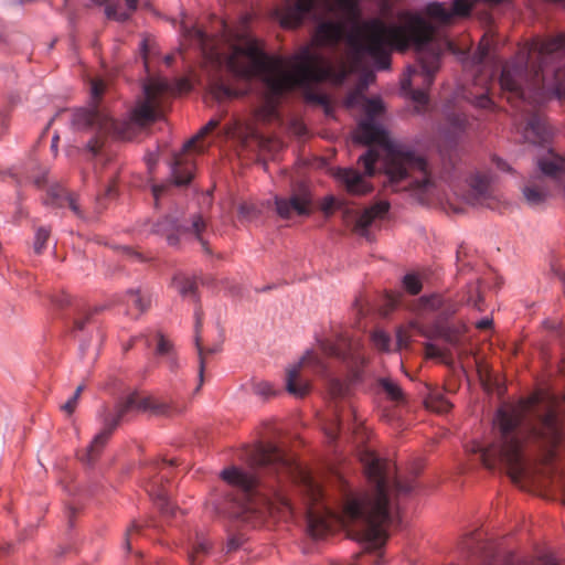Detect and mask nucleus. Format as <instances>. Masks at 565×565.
Returning <instances> with one entry per match:
<instances>
[{
    "instance_id": "nucleus-5",
    "label": "nucleus",
    "mask_w": 565,
    "mask_h": 565,
    "mask_svg": "<svg viewBox=\"0 0 565 565\" xmlns=\"http://www.w3.org/2000/svg\"><path fill=\"white\" fill-rule=\"evenodd\" d=\"M220 477L226 488L212 499L217 514L252 527L260 525L267 516L284 520L294 516L295 507L282 492L260 493L256 473L232 466L223 469Z\"/></svg>"
},
{
    "instance_id": "nucleus-25",
    "label": "nucleus",
    "mask_w": 565,
    "mask_h": 565,
    "mask_svg": "<svg viewBox=\"0 0 565 565\" xmlns=\"http://www.w3.org/2000/svg\"><path fill=\"white\" fill-rule=\"evenodd\" d=\"M525 130L534 136L535 142L543 143L551 138L548 126L539 115H532L529 118Z\"/></svg>"
},
{
    "instance_id": "nucleus-48",
    "label": "nucleus",
    "mask_w": 565,
    "mask_h": 565,
    "mask_svg": "<svg viewBox=\"0 0 565 565\" xmlns=\"http://www.w3.org/2000/svg\"><path fill=\"white\" fill-rule=\"evenodd\" d=\"M307 100L313 102V103H317V104L323 106L327 115H329L331 113V106H330L329 99L326 95L308 93Z\"/></svg>"
},
{
    "instance_id": "nucleus-4",
    "label": "nucleus",
    "mask_w": 565,
    "mask_h": 565,
    "mask_svg": "<svg viewBox=\"0 0 565 565\" xmlns=\"http://www.w3.org/2000/svg\"><path fill=\"white\" fill-rule=\"evenodd\" d=\"M224 40L231 52L226 56V66L235 76L259 78L268 93L267 108L275 110V99L294 87L308 88L321 81L327 71L318 66L319 56L309 46L301 47L291 56L290 67L282 71L263 50L258 39L248 31V18L244 17L238 26L222 22Z\"/></svg>"
},
{
    "instance_id": "nucleus-13",
    "label": "nucleus",
    "mask_w": 565,
    "mask_h": 565,
    "mask_svg": "<svg viewBox=\"0 0 565 565\" xmlns=\"http://www.w3.org/2000/svg\"><path fill=\"white\" fill-rule=\"evenodd\" d=\"M274 203L279 217L288 220L294 215L308 216L311 213L312 193L310 188L300 182L288 196L275 195Z\"/></svg>"
},
{
    "instance_id": "nucleus-59",
    "label": "nucleus",
    "mask_w": 565,
    "mask_h": 565,
    "mask_svg": "<svg viewBox=\"0 0 565 565\" xmlns=\"http://www.w3.org/2000/svg\"><path fill=\"white\" fill-rule=\"evenodd\" d=\"M335 204V200L332 195L327 196L322 204V211L329 213Z\"/></svg>"
},
{
    "instance_id": "nucleus-55",
    "label": "nucleus",
    "mask_w": 565,
    "mask_h": 565,
    "mask_svg": "<svg viewBox=\"0 0 565 565\" xmlns=\"http://www.w3.org/2000/svg\"><path fill=\"white\" fill-rule=\"evenodd\" d=\"M116 195H117L116 188L111 184H106L103 188V191L98 194L97 200H98L99 204H103L104 199H111V198H115Z\"/></svg>"
},
{
    "instance_id": "nucleus-37",
    "label": "nucleus",
    "mask_w": 565,
    "mask_h": 565,
    "mask_svg": "<svg viewBox=\"0 0 565 565\" xmlns=\"http://www.w3.org/2000/svg\"><path fill=\"white\" fill-rule=\"evenodd\" d=\"M106 309V306H97L93 309V311H87L84 313L82 318L73 319V328L72 333L82 332L85 330L86 323H88L92 317L96 313H99Z\"/></svg>"
},
{
    "instance_id": "nucleus-1",
    "label": "nucleus",
    "mask_w": 565,
    "mask_h": 565,
    "mask_svg": "<svg viewBox=\"0 0 565 565\" xmlns=\"http://www.w3.org/2000/svg\"><path fill=\"white\" fill-rule=\"evenodd\" d=\"M369 490H354L341 478L340 509L326 502V493L309 475L302 477L307 495L303 508L308 534L321 540L335 525L348 527V535L356 541L363 554L352 563L331 561L329 565H384L383 547L388 537V527L401 522L399 502L415 489V481L404 480L393 465L376 454L366 451L362 458Z\"/></svg>"
},
{
    "instance_id": "nucleus-51",
    "label": "nucleus",
    "mask_w": 565,
    "mask_h": 565,
    "mask_svg": "<svg viewBox=\"0 0 565 565\" xmlns=\"http://www.w3.org/2000/svg\"><path fill=\"white\" fill-rule=\"evenodd\" d=\"M489 52H490V46L489 44H482L480 43L477 51L475 52L473 54V61L476 63H483L484 60L488 57L489 55Z\"/></svg>"
},
{
    "instance_id": "nucleus-46",
    "label": "nucleus",
    "mask_w": 565,
    "mask_h": 565,
    "mask_svg": "<svg viewBox=\"0 0 565 565\" xmlns=\"http://www.w3.org/2000/svg\"><path fill=\"white\" fill-rule=\"evenodd\" d=\"M84 390V385L77 386L72 396L62 405V409L67 414H72L77 405L79 396Z\"/></svg>"
},
{
    "instance_id": "nucleus-62",
    "label": "nucleus",
    "mask_w": 565,
    "mask_h": 565,
    "mask_svg": "<svg viewBox=\"0 0 565 565\" xmlns=\"http://www.w3.org/2000/svg\"><path fill=\"white\" fill-rule=\"evenodd\" d=\"M491 324H492V319L484 317V318L480 319L479 321H477L476 327L478 329H487Z\"/></svg>"
},
{
    "instance_id": "nucleus-58",
    "label": "nucleus",
    "mask_w": 565,
    "mask_h": 565,
    "mask_svg": "<svg viewBox=\"0 0 565 565\" xmlns=\"http://www.w3.org/2000/svg\"><path fill=\"white\" fill-rule=\"evenodd\" d=\"M492 163L502 172H510L512 170L510 164L500 157L493 156Z\"/></svg>"
},
{
    "instance_id": "nucleus-19",
    "label": "nucleus",
    "mask_w": 565,
    "mask_h": 565,
    "mask_svg": "<svg viewBox=\"0 0 565 565\" xmlns=\"http://www.w3.org/2000/svg\"><path fill=\"white\" fill-rule=\"evenodd\" d=\"M444 116L445 122L439 132L447 142L457 145L470 126L469 118L465 113L452 110L444 111Z\"/></svg>"
},
{
    "instance_id": "nucleus-7",
    "label": "nucleus",
    "mask_w": 565,
    "mask_h": 565,
    "mask_svg": "<svg viewBox=\"0 0 565 565\" xmlns=\"http://www.w3.org/2000/svg\"><path fill=\"white\" fill-rule=\"evenodd\" d=\"M103 94V84L92 82L87 106L75 108L71 118L74 129L94 132V136L84 145V150L92 158L102 154L107 137L131 140L141 130V93L136 95L134 106L122 118L114 117L102 107Z\"/></svg>"
},
{
    "instance_id": "nucleus-45",
    "label": "nucleus",
    "mask_w": 565,
    "mask_h": 565,
    "mask_svg": "<svg viewBox=\"0 0 565 565\" xmlns=\"http://www.w3.org/2000/svg\"><path fill=\"white\" fill-rule=\"evenodd\" d=\"M212 545L207 539L201 537L198 539V542L195 543L193 547L192 554L189 555L191 565H196L195 555L196 554H207L211 550Z\"/></svg>"
},
{
    "instance_id": "nucleus-63",
    "label": "nucleus",
    "mask_w": 565,
    "mask_h": 565,
    "mask_svg": "<svg viewBox=\"0 0 565 565\" xmlns=\"http://www.w3.org/2000/svg\"><path fill=\"white\" fill-rule=\"evenodd\" d=\"M321 349L329 355H338V348L334 345H327L326 343H321Z\"/></svg>"
},
{
    "instance_id": "nucleus-36",
    "label": "nucleus",
    "mask_w": 565,
    "mask_h": 565,
    "mask_svg": "<svg viewBox=\"0 0 565 565\" xmlns=\"http://www.w3.org/2000/svg\"><path fill=\"white\" fill-rule=\"evenodd\" d=\"M206 224L200 214H195L191 220V231L195 234L196 241L202 245L205 253H210L206 241L203 238L202 233L204 232Z\"/></svg>"
},
{
    "instance_id": "nucleus-6",
    "label": "nucleus",
    "mask_w": 565,
    "mask_h": 565,
    "mask_svg": "<svg viewBox=\"0 0 565 565\" xmlns=\"http://www.w3.org/2000/svg\"><path fill=\"white\" fill-rule=\"evenodd\" d=\"M355 141L370 145L382 143L388 159L384 163V185L393 191H420L430 185L426 159L415 147L402 140L390 139L386 129L376 118H364L358 124Z\"/></svg>"
},
{
    "instance_id": "nucleus-12",
    "label": "nucleus",
    "mask_w": 565,
    "mask_h": 565,
    "mask_svg": "<svg viewBox=\"0 0 565 565\" xmlns=\"http://www.w3.org/2000/svg\"><path fill=\"white\" fill-rule=\"evenodd\" d=\"M419 306L425 315L434 319V332L439 337L449 338V328L446 323L458 311V302L449 296L431 294L422 296Z\"/></svg>"
},
{
    "instance_id": "nucleus-35",
    "label": "nucleus",
    "mask_w": 565,
    "mask_h": 565,
    "mask_svg": "<svg viewBox=\"0 0 565 565\" xmlns=\"http://www.w3.org/2000/svg\"><path fill=\"white\" fill-rule=\"evenodd\" d=\"M379 385L385 392L386 396L395 402H399L403 399L404 394L401 386L393 380L388 377H382L379 380Z\"/></svg>"
},
{
    "instance_id": "nucleus-28",
    "label": "nucleus",
    "mask_w": 565,
    "mask_h": 565,
    "mask_svg": "<svg viewBox=\"0 0 565 565\" xmlns=\"http://www.w3.org/2000/svg\"><path fill=\"white\" fill-rule=\"evenodd\" d=\"M127 9L120 10L117 4H107L105 7V15L109 20L117 22H126L130 19L131 12L138 8V0H125Z\"/></svg>"
},
{
    "instance_id": "nucleus-22",
    "label": "nucleus",
    "mask_w": 565,
    "mask_h": 565,
    "mask_svg": "<svg viewBox=\"0 0 565 565\" xmlns=\"http://www.w3.org/2000/svg\"><path fill=\"white\" fill-rule=\"evenodd\" d=\"M195 163L193 158L189 156H180L171 163L170 172L173 182L178 186L190 184L193 179Z\"/></svg>"
},
{
    "instance_id": "nucleus-26",
    "label": "nucleus",
    "mask_w": 565,
    "mask_h": 565,
    "mask_svg": "<svg viewBox=\"0 0 565 565\" xmlns=\"http://www.w3.org/2000/svg\"><path fill=\"white\" fill-rule=\"evenodd\" d=\"M172 284L182 297H189L194 301H198V285L193 277L184 274H178L173 277Z\"/></svg>"
},
{
    "instance_id": "nucleus-38",
    "label": "nucleus",
    "mask_w": 565,
    "mask_h": 565,
    "mask_svg": "<svg viewBox=\"0 0 565 565\" xmlns=\"http://www.w3.org/2000/svg\"><path fill=\"white\" fill-rule=\"evenodd\" d=\"M403 287L411 295H418L423 288V284L418 275L408 273L403 277Z\"/></svg>"
},
{
    "instance_id": "nucleus-56",
    "label": "nucleus",
    "mask_w": 565,
    "mask_h": 565,
    "mask_svg": "<svg viewBox=\"0 0 565 565\" xmlns=\"http://www.w3.org/2000/svg\"><path fill=\"white\" fill-rule=\"evenodd\" d=\"M217 125H218V120L212 118L203 127H201V129L198 131L196 135L199 136V138H202L205 135H207L212 129L217 127Z\"/></svg>"
},
{
    "instance_id": "nucleus-44",
    "label": "nucleus",
    "mask_w": 565,
    "mask_h": 565,
    "mask_svg": "<svg viewBox=\"0 0 565 565\" xmlns=\"http://www.w3.org/2000/svg\"><path fill=\"white\" fill-rule=\"evenodd\" d=\"M245 541L246 537L243 533H230L226 541V553L239 550Z\"/></svg>"
},
{
    "instance_id": "nucleus-18",
    "label": "nucleus",
    "mask_w": 565,
    "mask_h": 565,
    "mask_svg": "<svg viewBox=\"0 0 565 565\" xmlns=\"http://www.w3.org/2000/svg\"><path fill=\"white\" fill-rule=\"evenodd\" d=\"M172 470L171 462H162L157 476L151 477L149 495L161 513L173 515L175 508L170 500V490L163 484L168 481V476Z\"/></svg>"
},
{
    "instance_id": "nucleus-16",
    "label": "nucleus",
    "mask_w": 565,
    "mask_h": 565,
    "mask_svg": "<svg viewBox=\"0 0 565 565\" xmlns=\"http://www.w3.org/2000/svg\"><path fill=\"white\" fill-rule=\"evenodd\" d=\"M172 89L167 78L148 79L143 77V132L146 125L161 118L159 97Z\"/></svg>"
},
{
    "instance_id": "nucleus-3",
    "label": "nucleus",
    "mask_w": 565,
    "mask_h": 565,
    "mask_svg": "<svg viewBox=\"0 0 565 565\" xmlns=\"http://www.w3.org/2000/svg\"><path fill=\"white\" fill-rule=\"evenodd\" d=\"M557 398L547 392H536L518 404L500 406L492 420L493 441L475 443L471 451L482 465L494 469L503 465L516 477L524 471L523 443L525 437L542 444L553 457L564 435L558 420Z\"/></svg>"
},
{
    "instance_id": "nucleus-24",
    "label": "nucleus",
    "mask_w": 565,
    "mask_h": 565,
    "mask_svg": "<svg viewBox=\"0 0 565 565\" xmlns=\"http://www.w3.org/2000/svg\"><path fill=\"white\" fill-rule=\"evenodd\" d=\"M425 405L428 409L438 414H445L450 411L452 404L445 396L444 391L440 388H429L425 397Z\"/></svg>"
},
{
    "instance_id": "nucleus-42",
    "label": "nucleus",
    "mask_w": 565,
    "mask_h": 565,
    "mask_svg": "<svg viewBox=\"0 0 565 565\" xmlns=\"http://www.w3.org/2000/svg\"><path fill=\"white\" fill-rule=\"evenodd\" d=\"M383 110V103L377 97H371L366 99L364 108L365 118H376V116Z\"/></svg>"
},
{
    "instance_id": "nucleus-61",
    "label": "nucleus",
    "mask_w": 565,
    "mask_h": 565,
    "mask_svg": "<svg viewBox=\"0 0 565 565\" xmlns=\"http://www.w3.org/2000/svg\"><path fill=\"white\" fill-rule=\"evenodd\" d=\"M89 345H90V340L89 339H81L79 340L78 350H79L81 356L85 355V353L88 350Z\"/></svg>"
},
{
    "instance_id": "nucleus-9",
    "label": "nucleus",
    "mask_w": 565,
    "mask_h": 565,
    "mask_svg": "<svg viewBox=\"0 0 565 565\" xmlns=\"http://www.w3.org/2000/svg\"><path fill=\"white\" fill-rule=\"evenodd\" d=\"M462 565H563L553 554L544 553L535 559L520 558L503 553L498 545L481 532L470 533L462 542Z\"/></svg>"
},
{
    "instance_id": "nucleus-15",
    "label": "nucleus",
    "mask_w": 565,
    "mask_h": 565,
    "mask_svg": "<svg viewBox=\"0 0 565 565\" xmlns=\"http://www.w3.org/2000/svg\"><path fill=\"white\" fill-rule=\"evenodd\" d=\"M492 172L476 171L467 179L468 190L465 200L472 206H486L493 209L497 198L492 190Z\"/></svg>"
},
{
    "instance_id": "nucleus-14",
    "label": "nucleus",
    "mask_w": 565,
    "mask_h": 565,
    "mask_svg": "<svg viewBox=\"0 0 565 565\" xmlns=\"http://www.w3.org/2000/svg\"><path fill=\"white\" fill-rule=\"evenodd\" d=\"M242 459L253 469L264 468L278 471L288 466L284 451L274 444H258L253 448H247L243 451Z\"/></svg>"
},
{
    "instance_id": "nucleus-23",
    "label": "nucleus",
    "mask_w": 565,
    "mask_h": 565,
    "mask_svg": "<svg viewBox=\"0 0 565 565\" xmlns=\"http://www.w3.org/2000/svg\"><path fill=\"white\" fill-rule=\"evenodd\" d=\"M154 354L157 356L166 358V362L170 372L174 373L180 369L181 364L179 362V358L177 355L173 344L168 339H166L161 333L157 334V345L154 349Z\"/></svg>"
},
{
    "instance_id": "nucleus-40",
    "label": "nucleus",
    "mask_w": 565,
    "mask_h": 565,
    "mask_svg": "<svg viewBox=\"0 0 565 565\" xmlns=\"http://www.w3.org/2000/svg\"><path fill=\"white\" fill-rule=\"evenodd\" d=\"M238 215L247 221V222H252L254 220H256L259 214H260V210L256 207V205L252 204V203H241L238 205Z\"/></svg>"
},
{
    "instance_id": "nucleus-33",
    "label": "nucleus",
    "mask_w": 565,
    "mask_h": 565,
    "mask_svg": "<svg viewBox=\"0 0 565 565\" xmlns=\"http://www.w3.org/2000/svg\"><path fill=\"white\" fill-rule=\"evenodd\" d=\"M523 195L530 205L537 206L546 201L548 191L536 185H526L523 188Z\"/></svg>"
},
{
    "instance_id": "nucleus-32",
    "label": "nucleus",
    "mask_w": 565,
    "mask_h": 565,
    "mask_svg": "<svg viewBox=\"0 0 565 565\" xmlns=\"http://www.w3.org/2000/svg\"><path fill=\"white\" fill-rule=\"evenodd\" d=\"M194 318H195V347L198 349V353H199V358H200V367H199V385L196 387V391H199L201 388V385L203 383V379H204V369H205V364H204V360H203V349L201 347V343H200V334H199V329L202 324V312L200 309H196L195 312H194Z\"/></svg>"
},
{
    "instance_id": "nucleus-30",
    "label": "nucleus",
    "mask_w": 565,
    "mask_h": 565,
    "mask_svg": "<svg viewBox=\"0 0 565 565\" xmlns=\"http://www.w3.org/2000/svg\"><path fill=\"white\" fill-rule=\"evenodd\" d=\"M143 413H149L154 416H171L173 413L172 407L164 403L157 401L152 397L143 396Z\"/></svg>"
},
{
    "instance_id": "nucleus-49",
    "label": "nucleus",
    "mask_w": 565,
    "mask_h": 565,
    "mask_svg": "<svg viewBox=\"0 0 565 565\" xmlns=\"http://www.w3.org/2000/svg\"><path fill=\"white\" fill-rule=\"evenodd\" d=\"M255 393L263 397L275 395V390L269 382H259L255 385Z\"/></svg>"
},
{
    "instance_id": "nucleus-60",
    "label": "nucleus",
    "mask_w": 565,
    "mask_h": 565,
    "mask_svg": "<svg viewBox=\"0 0 565 565\" xmlns=\"http://www.w3.org/2000/svg\"><path fill=\"white\" fill-rule=\"evenodd\" d=\"M426 351L431 356H440L441 355V352H440L439 348L436 347L435 344L430 343V342H428L426 344Z\"/></svg>"
},
{
    "instance_id": "nucleus-52",
    "label": "nucleus",
    "mask_w": 565,
    "mask_h": 565,
    "mask_svg": "<svg viewBox=\"0 0 565 565\" xmlns=\"http://www.w3.org/2000/svg\"><path fill=\"white\" fill-rule=\"evenodd\" d=\"M216 97L217 98H233L237 97L238 93L223 84H220L216 86Z\"/></svg>"
},
{
    "instance_id": "nucleus-31",
    "label": "nucleus",
    "mask_w": 565,
    "mask_h": 565,
    "mask_svg": "<svg viewBox=\"0 0 565 565\" xmlns=\"http://www.w3.org/2000/svg\"><path fill=\"white\" fill-rule=\"evenodd\" d=\"M46 194L47 204H51L55 207H64L66 200L71 195V192H68L63 185L54 183L49 186Z\"/></svg>"
},
{
    "instance_id": "nucleus-21",
    "label": "nucleus",
    "mask_w": 565,
    "mask_h": 565,
    "mask_svg": "<svg viewBox=\"0 0 565 565\" xmlns=\"http://www.w3.org/2000/svg\"><path fill=\"white\" fill-rule=\"evenodd\" d=\"M390 210L387 201H380L360 213L355 220L354 232L366 239H371L370 226L376 218H383Z\"/></svg>"
},
{
    "instance_id": "nucleus-50",
    "label": "nucleus",
    "mask_w": 565,
    "mask_h": 565,
    "mask_svg": "<svg viewBox=\"0 0 565 565\" xmlns=\"http://www.w3.org/2000/svg\"><path fill=\"white\" fill-rule=\"evenodd\" d=\"M183 31L185 36L194 38L200 44H204L206 41V34L201 29L192 28L189 30L183 26Z\"/></svg>"
},
{
    "instance_id": "nucleus-11",
    "label": "nucleus",
    "mask_w": 565,
    "mask_h": 565,
    "mask_svg": "<svg viewBox=\"0 0 565 565\" xmlns=\"http://www.w3.org/2000/svg\"><path fill=\"white\" fill-rule=\"evenodd\" d=\"M380 151L374 148L366 149L358 159V164L364 169V175L353 168H339L335 179L341 182L351 194L361 195L372 191V185L365 180V175H373Z\"/></svg>"
},
{
    "instance_id": "nucleus-34",
    "label": "nucleus",
    "mask_w": 565,
    "mask_h": 565,
    "mask_svg": "<svg viewBox=\"0 0 565 565\" xmlns=\"http://www.w3.org/2000/svg\"><path fill=\"white\" fill-rule=\"evenodd\" d=\"M51 236V228L49 226H39L35 230L32 248L35 255H42L46 248L47 242Z\"/></svg>"
},
{
    "instance_id": "nucleus-20",
    "label": "nucleus",
    "mask_w": 565,
    "mask_h": 565,
    "mask_svg": "<svg viewBox=\"0 0 565 565\" xmlns=\"http://www.w3.org/2000/svg\"><path fill=\"white\" fill-rule=\"evenodd\" d=\"M343 34V22L333 19L320 20L313 34V42L320 46L334 47L342 40Z\"/></svg>"
},
{
    "instance_id": "nucleus-57",
    "label": "nucleus",
    "mask_w": 565,
    "mask_h": 565,
    "mask_svg": "<svg viewBox=\"0 0 565 565\" xmlns=\"http://www.w3.org/2000/svg\"><path fill=\"white\" fill-rule=\"evenodd\" d=\"M65 205L70 207V210L77 216L82 215V211L79 205L77 204L76 198L73 193L68 196V199L65 202Z\"/></svg>"
},
{
    "instance_id": "nucleus-29",
    "label": "nucleus",
    "mask_w": 565,
    "mask_h": 565,
    "mask_svg": "<svg viewBox=\"0 0 565 565\" xmlns=\"http://www.w3.org/2000/svg\"><path fill=\"white\" fill-rule=\"evenodd\" d=\"M425 13L443 23H448L454 18V12L447 9L443 2L431 1L426 4Z\"/></svg>"
},
{
    "instance_id": "nucleus-54",
    "label": "nucleus",
    "mask_w": 565,
    "mask_h": 565,
    "mask_svg": "<svg viewBox=\"0 0 565 565\" xmlns=\"http://www.w3.org/2000/svg\"><path fill=\"white\" fill-rule=\"evenodd\" d=\"M344 428L343 420L337 416L334 419V427H330L327 435L330 440L334 441L338 438L339 433Z\"/></svg>"
},
{
    "instance_id": "nucleus-27",
    "label": "nucleus",
    "mask_w": 565,
    "mask_h": 565,
    "mask_svg": "<svg viewBox=\"0 0 565 565\" xmlns=\"http://www.w3.org/2000/svg\"><path fill=\"white\" fill-rule=\"evenodd\" d=\"M121 301L127 307V315L134 319L141 316V287L127 289Z\"/></svg>"
},
{
    "instance_id": "nucleus-43",
    "label": "nucleus",
    "mask_w": 565,
    "mask_h": 565,
    "mask_svg": "<svg viewBox=\"0 0 565 565\" xmlns=\"http://www.w3.org/2000/svg\"><path fill=\"white\" fill-rule=\"evenodd\" d=\"M450 10L454 17H468L472 10L471 0H454Z\"/></svg>"
},
{
    "instance_id": "nucleus-2",
    "label": "nucleus",
    "mask_w": 565,
    "mask_h": 565,
    "mask_svg": "<svg viewBox=\"0 0 565 565\" xmlns=\"http://www.w3.org/2000/svg\"><path fill=\"white\" fill-rule=\"evenodd\" d=\"M397 21L386 23L380 18H370L354 26L347 41L356 56H370L377 71L391 67V52H405L414 47L417 64L406 67L401 89L420 106L429 102L428 90L440 67L441 50L434 41L436 26L422 14L402 10Z\"/></svg>"
},
{
    "instance_id": "nucleus-10",
    "label": "nucleus",
    "mask_w": 565,
    "mask_h": 565,
    "mask_svg": "<svg viewBox=\"0 0 565 565\" xmlns=\"http://www.w3.org/2000/svg\"><path fill=\"white\" fill-rule=\"evenodd\" d=\"M316 10L356 19L361 14V0H296L281 10L280 23L284 28H298L308 17L318 20Z\"/></svg>"
},
{
    "instance_id": "nucleus-64",
    "label": "nucleus",
    "mask_w": 565,
    "mask_h": 565,
    "mask_svg": "<svg viewBox=\"0 0 565 565\" xmlns=\"http://www.w3.org/2000/svg\"><path fill=\"white\" fill-rule=\"evenodd\" d=\"M199 136L198 135H194L192 138H190L182 147V150L185 152L188 150H190L194 145L195 142L199 140Z\"/></svg>"
},
{
    "instance_id": "nucleus-41",
    "label": "nucleus",
    "mask_w": 565,
    "mask_h": 565,
    "mask_svg": "<svg viewBox=\"0 0 565 565\" xmlns=\"http://www.w3.org/2000/svg\"><path fill=\"white\" fill-rule=\"evenodd\" d=\"M53 305L55 306V308L57 310L61 311V316L63 319H65L67 321L71 320V313L65 312L67 309H70L73 306L71 296H68V295L58 296L55 299H53Z\"/></svg>"
},
{
    "instance_id": "nucleus-17",
    "label": "nucleus",
    "mask_w": 565,
    "mask_h": 565,
    "mask_svg": "<svg viewBox=\"0 0 565 565\" xmlns=\"http://www.w3.org/2000/svg\"><path fill=\"white\" fill-rule=\"evenodd\" d=\"M302 365L311 366L319 374H327L324 361L312 350H307L301 360L287 372L286 390L297 397H302L309 392V384L307 382H297Z\"/></svg>"
},
{
    "instance_id": "nucleus-8",
    "label": "nucleus",
    "mask_w": 565,
    "mask_h": 565,
    "mask_svg": "<svg viewBox=\"0 0 565 565\" xmlns=\"http://www.w3.org/2000/svg\"><path fill=\"white\" fill-rule=\"evenodd\" d=\"M139 409H141V396L137 388L131 392H122L114 406L103 404L97 408L95 418L99 430L79 457L87 470L97 469V462L114 433L130 413Z\"/></svg>"
},
{
    "instance_id": "nucleus-39",
    "label": "nucleus",
    "mask_w": 565,
    "mask_h": 565,
    "mask_svg": "<svg viewBox=\"0 0 565 565\" xmlns=\"http://www.w3.org/2000/svg\"><path fill=\"white\" fill-rule=\"evenodd\" d=\"M373 345L384 352L390 351L391 337L383 330H376L371 335Z\"/></svg>"
},
{
    "instance_id": "nucleus-47",
    "label": "nucleus",
    "mask_w": 565,
    "mask_h": 565,
    "mask_svg": "<svg viewBox=\"0 0 565 565\" xmlns=\"http://www.w3.org/2000/svg\"><path fill=\"white\" fill-rule=\"evenodd\" d=\"M470 103L481 109H490L494 105L493 100L490 98V96L487 93L480 94L478 96H475Z\"/></svg>"
},
{
    "instance_id": "nucleus-53",
    "label": "nucleus",
    "mask_w": 565,
    "mask_h": 565,
    "mask_svg": "<svg viewBox=\"0 0 565 565\" xmlns=\"http://www.w3.org/2000/svg\"><path fill=\"white\" fill-rule=\"evenodd\" d=\"M141 530V526L140 524L138 523L137 520H134L131 522V526L126 531V537H125V542H124V548L126 551L127 554H130L131 553V543H130V539H129V533L130 531H135V532H140Z\"/></svg>"
}]
</instances>
